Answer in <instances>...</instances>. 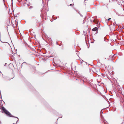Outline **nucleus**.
<instances>
[{
    "mask_svg": "<svg viewBox=\"0 0 124 124\" xmlns=\"http://www.w3.org/2000/svg\"><path fill=\"white\" fill-rule=\"evenodd\" d=\"M2 110L4 111L5 113L6 114L7 116H9L11 117H16L18 119L16 121V124L17 122L19 120L18 118L17 117H15L13 116L4 107H3L2 108Z\"/></svg>",
    "mask_w": 124,
    "mask_h": 124,
    "instance_id": "f257e3e1",
    "label": "nucleus"
},
{
    "mask_svg": "<svg viewBox=\"0 0 124 124\" xmlns=\"http://www.w3.org/2000/svg\"><path fill=\"white\" fill-rule=\"evenodd\" d=\"M98 27H95V28H93L92 29V31H96L97 30H98Z\"/></svg>",
    "mask_w": 124,
    "mask_h": 124,
    "instance_id": "f03ea898",
    "label": "nucleus"
},
{
    "mask_svg": "<svg viewBox=\"0 0 124 124\" xmlns=\"http://www.w3.org/2000/svg\"><path fill=\"white\" fill-rule=\"evenodd\" d=\"M116 14H117V15L119 16H123L122 15L123 14H122V13L121 14V13H116Z\"/></svg>",
    "mask_w": 124,
    "mask_h": 124,
    "instance_id": "7ed1b4c3",
    "label": "nucleus"
},
{
    "mask_svg": "<svg viewBox=\"0 0 124 124\" xmlns=\"http://www.w3.org/2000/svg\"><path fill=\"white\" fill-rule=\"evenodd\" d=\"M93 22L96 24H97L98 23V22L97 21L95 20H93Z\"/></svg>",
    "mask_w": 124,
    "mask_h": 124,
    "instance_id": "20e7f679",
    "label": "nucleus"
},
{
    "mask_svg": "<svg viewBox=\"0 0 124 124\" xmlns=\"http://www.w3.org/2000/svg\"><path fill=\"white\" fill-rule=\"evenodd\" d=\"M86 77H85L82 79V80L84 82H85L86 81Z\"/></svg>",
    "mask_w": 124,
    "mask_h": 124,
    "instance_id": "39448f33",
    "label": "nucleus"
},
{
    "mask_svg": "<svg viewBox=\"0 0 124 124\" xmlns=\"http://www.w3.org/2000/svg\"><path fill=\"white\" fill-rule=\"evenodd\" d=\"M78 13L80 15V16H81L82 17L83 16L79 12H78Z\"/></svg>",
    "mask_w": 124,
    "mask_h": 124,
    "instance_id": "423d86ee",
    "label": "nucleus"
},
{
    "mask_svg": "<svg viewBox=\"0 0 124 124\" xmlns=\"http://www.w3.org/2000/svg\"><path fill=\"white\" fill-rule=\"evenodd\" d=\"M111 19V18H109L108 19V21H109Z\"/></svg>",
    "mask_w": 124,
    "mask_h": 124,
    "instance_id": "0eeeda50",
    "label": "nucleus"
},
{
    "mask_svg": "<svg viewBox=\"0 0 124 124\" xmlns=\"http://www.w3.org/2000/svg\"><path fill=\"white\" fill-rule=\"evenodd\" d=\"M72 5V4H70V6H71Z\"/></svg>",
    "mask_w": 124,
    "mask_h": 124,
    "instance_id": "6e6552de",
    "label": "nucleus"
},
{
    "mask_svg": "<svg viewBox=\"0 0 124 124\" xmlns=\"http://www.w3.org/2000/svg\"><path fill=\"white\" fill-rule=\"evenodd\" d=\"M104 121V123H106V121Z\"/></svg>",
    "mask_w": 124,
    "mask_h": 124,
    "instance_id": "1a4fd4ad",
    "label": "nucleus"
},
{
    "mask_svg": "<svg viewBox=\"0 0 124 124\" xmlns=\"http://www.w3.org/2000/svg\"><path fill=\"white\" fill-rule=\"evenodd\" d=\"M24 63H24V62H23V63L22 64V65H22H22H23V64Z\"/></svg>",
    "mask_w": 124,
    "mask_h": 124,
    "instance_id": "9d476101",
    "label": "nucleus"
},
{
    "mask_svg": "<svg viewBox=\"0 0 124 124\" xmlns=\"http://www.w3.org/2000/svg\"><path fill=\"white\" fill-rule=\"evenodd\" d=\"M101 113H102V111L101 110Z\"/></svg>",
    "mask_w": 124,
    "mask_h": 124,
    "instance_id": "9b49d317",
    "label": "nucleus"
},
{
    "mask_svg": "<svg viewBox=\"0 0 124 124\" xmlns=\"http://www.w3.org/2000/svg\"><path fill=\"white\" fill-rule=\"evenodd\" d=\"M1 41V42H2L3 43H5V42H3L2 41Z\"/></svg>",
    "mask_w": 124,
    "mask_h": 124,
    "instance_id": "f8f14e48",
    "label": "nucleus"
},
{
    "mask_svg": "<svg viewBox=\"0 0 124 124\" xmlns=\"http://www.w3.org/2000/svg\"><path fill=\"white\" fill-rule=\"evenodd\" d=\"M123 122L121 123V124H123Z\"/></svg>",
    "mask_w": 124,
    "mask_h": 124,
    "instance_id": "ddd939ff",
    "label": "nucleus"
},
{
    "mask_svg": "<svg viewBox=\"0 0 124 124\" xmlns=\"http://www.w3.org/2000/svg\"><path fill=\"white\" fill-rule=\"evenodd\" d=\"M1 123V122L0 121V124Z\"/></svg>",
    "mask_w": 124,
    "mask_h": 124,
    "instance_id": "4468645a",
    "label": "nucleus"
},
{
    "mask_svg": "<svg viewBox=\"0 0 124 124\" xmlns=\"http://www.w3.org/2000/svg\"><path fill=\"white\" fill-rule=\"evenodd\" d=\"M29 8L30 9H31V7H30V8Z\"/></svg>",
    "mask_w": 124,
    "mask_h": 124,
    "instance_id": "2eb2a0df",
    "label": "nucleus"
},
{
    "mask_svg": "<svg viewBox=\"0 0 124 124\" xmlns=\"http://www.w3.org/2000/svg\"><path fill=\"white\" fill-rule=\"evenodd\" d=\"M100 25V24H98V25Z\"/></svg>",
    "mask_w": 124,
    "mask_h": 124,
    "instance_id": "dca6fc26",
    "label": "nucleus"
},
{
    "mask_svg": "<svg viewBox=\"0 0 124 124\" xmlns=\"http://www.w3.org/2000/svg\"><path fill=\"white\" fill-rule=\"evenodd\" d=\"M15 124L14 123H13V124Z\"/></svg>",
    "mask_w": 124,
    "mask_h": 124,
    "instance_id": "f3484780",
    "label": "nucleus"
}]
</instances>
